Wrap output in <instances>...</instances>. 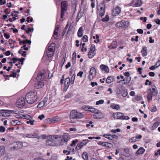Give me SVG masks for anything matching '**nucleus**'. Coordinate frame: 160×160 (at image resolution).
<instances>
[{"label":"nucleus","mask_w":160,"mask_h":160,"mask_svg":"<svg viewBox=\"0 0 160 160\" xmlns=\"http://www.w3.org/2000/svg\"><path fill=\"white\" fill-rule=\"evenodd\" d=\"M97 12L101 17L103 16L105 13L104 6H101L100 5L98 6L97 7Z\"/></svg>","instance_id":"9b49d317"},{"label":"nucleus","mask_w":160,"mask_h":160,"mask_svg":"<svg viewBox=\"0 0 160 160\" xmlns=\"http://www.w3.org/2000/svg\"><path fill=\"white\" fill-rule=\"evenodd\" d=\"M104 101L103 99H101L98 101L96 102V105H98L99 104H102L104 103Z\"/></svg>","instance_id":"864d4df0"},{"label":"nucleus","mask_w":160,"mask_h":160,"mask_svg":"<svg viewBox=\"0 0 160 160\" xmlns=\"http://www.w3.org/2000/svg\"><path fill=\"white\" fill-rule=\"evenodd\" d=\"M122 115H123V113L117 112L113 113V117L115 119H121Z\"/></svg>","instance_id":"a211bd4d"},{"label":"nucleus","mask_w":160,"mask_h":160,"mask_svg":"<svg viewBox=\"0 0 160 160\" xmlns=\"http://www.w3.org/2000/svg\"><path fill=\"white\" fill-rule=\"evenodd\" d=\"M117 46V43L116 41H113L111 45L108 46V48L111 49L116 48Z\"/></svg>","instance_id":"b1692460"},{"label":"nucleus","mask_w":160,"mask_h":160,"mask_svg":"<svg viewBox=\"0 0 160 160\" xmlns=\"http://www.w3.org/2000/svg\"><path fill=\"white\" fill-rule=\"evenodd\" d=\"M5 152V150L4 148L3 147H0V157Z\"/></svg>","instance_id":"a19ab883"},{"label":"nucleus","mask_w":160,"mask_h":160,"mask_svg":"<svg viewBox=\"0 0 160 160\" xmlns=\"http://www.w3.org/2000/svg\"><path fill=\"white\" fill-rule=\"evenodd\" d=\"M101 69L102 70L104 71L105 72L108 73L109 72V69L108 67L103 64H102L100 66Z\"/></svg>","instance_id":"393cba45"},{"label":"nucleus","mask_w":160,"mask_h":160,"mask_svg":"<svg viewBox=\"0 0 160 160\" xmlns=\"http://www.w3.org/2000/svg\"><path fill=\"white\" fill-rule=\"evenodd\" d=\"M73 94L72 93H68L65 96L66 98H70L73 96Z\"/></svg>","instance_id":"5fc2aeb1"},{"label":"nucleus","mask_w":160,"mask_h":160,"mask_svg":"<svg viewBox=\"0 0 160 160\" xmlns=\"http://www.w3.org/2000/svg\"><path fill=\"white\" fill-rule=\"evenodd\" d=\"M137 141V140L135 137H132L129 139V142H134Z\"/></svg>","instance_id":"603ef678"},{"label":"nucleus","mask_w":160,"mask_h":160,"mask_svg":"<svg viewBox=\"0 0 160 160\" xmlns=\"http://www.w3.org/2000/svg\"><path fill=\"white\" fill-rule=\"evenodd\" d=\"M109 19V17L108 15H106L105 17L102 19V21L103 22H107L108 21Z\"/></svg>","instance_id":"8fccbe9b"},{"label":"nucleus","mask_w":160,"mask_h":160,"mask_svg":"<svg viewBox=\"0 0 160 160\" xmlns=\"http://www.w3.org/2000/svg\"><path fill=\"white\" fill-rule=\"evenodd\" d=\"M82 146H83L82 145V144L80 142L77 145L76 149L78 150H79L82 148Z\"/></svg>","instance_id":"6e6d98bb"},{"label":"nucleus","mask_w":160,"mask_h":160,"mask_svg":"<svg viewBox=\"0 0 160 160\" xmlns=\"http://www.w3.org/2000/svg\"><path fill=\"white\" fill-rule=\"evenodd\" d=\"M104 116L103 114L98 110V111L95 112L93 115V118L96 119L102 118Z\"/></svg>","instance_id":"f8f14e48"},{"label":"nucleus","mask_w":160,"mask_h":160,"mask_svg":"<svg viewBox=\"0 0 160 160\" xmlns=\"http://www.w3.org/2000/svg\"><path fill=\"white\" fill-rule=\"evenodd\" d=\"M123 20H122L120 22H119L116 23L115 24V26L117 27H121L123 26Z\"/></svg>","instance_id":"473e14b6"},{"label":"nucleus","mask_w":160,"mask_h":160,"mask_svg":"<svg viewBox=\"0 0 160 160\" xmlns=\"http://www.w3.org/2000/svg\"><path fill=\"white\" fill-rule=\"evenodd\" d=\"M83 35L82 28V27H80L78 32V36L79 37L81 38Z\"/></svg>","instance_id":"c85d7f7f"},{"label":"nucleus","mask_w":160,"mask_h":160,"mask_svg":"<svg viewBox=\"0 0 160 160\" xmlns=\"http://www.w3.org/2000/svg\"><path fill=\"white\" fill-rule=\"evenodd\" d=\"M78 142V139H75V140H73L72 141V143L71 144L70 146H73L74 145H75L76 142Z\"/></svg>","instance_id":"4d7b16f0"},{"label":"nucleus","mask_w":160,"mask_h":160,"mask_svg":"<svg viewBox=\"0 0 160 160\" xmlns=\"http://www.w3.org/2000/svg\"><path fill=\"white\" fill-rule=\"evenodd\" d=\"M89 140L88 139H84L80 142V143L82 146L86 145L88 142Z\"/></svg>","instance_id":"c03bdc74"},{"label":"nucleus","mask_w":160,"mask_h":160,"mask_svg":"<svg viewBox=\"0 0 160 160\" xmlns=\"http://www.w3.org/2000/svg\"><path fill=\"white\" fill-rule=\"evenodd\" d=\"M48 137V140L46 141V144L47 145L49 146H52L53 145V143L52 142V140L51 139V140H49Z\"/></svg>","instance_id":"f704fd0d"},{"label":"nucleus","mask_w":160,"mask_h":160,"mask_svg":"<svg viewBox=\"0 0 160 160\" xmlns=\"http://www.w3.org/2000/svg\"><path fill=\"white\" fill-rule=\"evenodd\" d=\"M103 137L109 140H112L113 138V137L111 135L104 134Z\"/></svg>","instance_id":"4c0bfd02"},{"label":"nucleus","mask_w":160,"mask_h":160,"mask_svg":"<svg viewBox=\"0 0 160 160\" xmlns=\"http://www.w3.org/2000/svg\"><path fill=\"white\" fill-rule=\"evenodd\" d=\"M141 52L142 56L145 57L147 55V48L145 47H143L142 48Z\"/></svg>","instance_id":"bb28decb"},{"label":"nucleus","mask_w":160,"mask_h":160,"mask_svg":"<svg viewBox=\"0 0 160 160\" xmlns=\"http://www.w3.org/2000/svg\"><path fill=\"white\" fill-rule=\"evenodd\" d=\"M49 160H58L57 158L55 156H52Z\"/></svg>","instance_id":"774afa93"},{"label":"nucleus","mask_w":160,"mask_h":160,"mask_svg":"<svg viewBox=\"0 0 160 160\" xmlns=\"http://www.w3.org/2000/svg\"><path fill=\"white\" fill-rule=\"evenodd\" d=\"M156 89V87L154 85V88L148 89L149 92L153 95V96H156L158 93V91Z\"/></svg>","instance_id":"f3484780"},{"label":"nucleus","mask_w":160,"mask_h":160,"mask_svg":"<svg viewBox=\"0 0 160 160\" xmlns=\"http://www.w3.org/2000/svg\"><path fill=\"white\" fill-rule=\"evenodd\" d=\"M31 41L28 40L27 39H25L23 41H21L20 42V44H21L22 43L23 44H26V43H28L29 44H30L31 43Z\"/></svg>","instance_id":"e433bc0d"},{"label":"nucleus","mask_w":160,"mask_h":160,"mask_svg":"<svg viewBox=\"0 0 160 160\" xmlns=\"http://www.w3.org/2000/svg\"><path fill=\"white\" fill-rule=\"evenodd\" d=\"M26 100L30 104H32L37 100V92L35 91L29 92L26 95Z\"/></svg>","instance_id":"f257e3e1"},{"label":"nucleus","mask_w":160,"mask_h":160,"mask_svg":"<svg viewBox=\"0 0 160 160\" xmlns=\"http://www.w3.org/2000/svg\"><path fill=\"white\" fill-rule=\"evenodd\" d=\"M59 28V27L58 26H56L54 29L53 36L54 38L56 40L58 38L59 35H58V31Z\"/></svg>","instance_id":"aec40b11"},{"label":"nucleus","mask_w":160,"mask_h":160,"mask_svg":"<svg viewBox=\"0 0 160 160\" xmlns=\"http://www.w3.org/2000/svg\"><path fill=\"white\" fill-rule=\"evenodd\" d=\"M111 107L113 109H115L117 110H119L120 109V106L118 104H114L111 106Z\"/></svg>","instance_id":"c9c22d12"},{"label":"nucleus","mask_w":160,"mask_h":160,"mask_svg":"<svg viewBox=\"0 0 160 160\" xmlns=\"http://www.w3.org/2000/svg\"><path fill=\"white\" fill-rule=\"evenodd\" d=\"M121 11V8L119 7H117L113 10V15L115 16L118 15L120 13Z\"/></svg>","instance_id":"412c9836"},{"label":"nucleus","mask_w":160,"mask_h":160,"mask_svg":"<svg viewBox=\"0 0 160 160\" xmlns=\"http://www.w3.org/2000/svg\"><path fill=\"white\" fill-rule=\"evenodd\" d=\"M55 46V44L54 43H52L48 46V50L46 51L47 55L48 57H51L53 56Z\"/></svg>","instance_id":"39448f33"},{"label":"nucleus","mask_w":160,"mask_h":160,"mask_svg":"<svg viewBox=\"0 0 160 160\" xmlns=\"http://www.w3.org/2000/svg\"><path fill=\"white\" fill-rule=\"evenodd\" d=\"M82 157L84 160H88V153L86 152H83L82 155Z\"/></svg>","instance_id":"7c9ffc66"},{"label":"nucleus","mask_w":160,"mask_h":160,"mask_svg":"<svg viewBox=\"0 0 160 160\" xmlns=\"http://www.w3.org/2000/svg\"><path fill=\"white\" fill-rule=\"evenodd\" d=\"M21 122L17 120H12L11 122V123L13 126H18L17 125L20 124Z\"/></svg>","instance_id":"cd10ccee"},{"label":"nucleus","mask_w":160,"mask_h":160,"mask_svg":"<svg viewBox=\"0 0 160 160\" xmlns=\"http://www.w3.org/2000/svg\"><path fill=\"white\" fill-rule=\"evenodd\" d=\"M11 15L12 16V18H11V22H12L15 20L16 19V17H17L18 16L17 14H15L14 17H13V14H12Z\"/></svg>","instance_id":"3c124183"},{"label":"nucleus","mask_w":160,"mask_h":160,"mask_svg":"<svg viewBox=\"0 0 160 160\" xmlns=\"http://www.w3.org/2000/svg\"><path fill=\"white\" fill-rule=\"evenodd\" d=\"M90 49V51H92L94 52L95 50V46L93 44L91 46Z\"/></svg>","instance_id":"0e129e2a"},{"label":"nucleus","mask_w":160,"mask_h":160,"mask_svg":"<svg viewBox=\"0 0 160 160\" xmlns=\"http://www.w3.org/2000/svg\"><path fill=\"white\" fill-rule=\"evenodd\" d=\"M145 149L142 147H140L136 152V155L138 156L140 154H143L145 152Z\"/></svg>","instance_id":"4be33fe9"},{"label":"nucleus","mask_w":160,"mask_h":160,"mask_svg":"<svg viewBox=\"0 0 160 160\" xmlns=\"http://www.w3.org/2000/svg\"><path fill=\"white\" fill-rule=\"evenodd\" d=\"M17 114L16 116L15 117L16 118H25L27 119V118H28V116L27 115V116L25 115H22V114Z\"/></svg>","instance_id":"72a5a7b5"},{"label":"nucleus","mask_w":160,"mask_h":160,"mask_svg":"<svg viewBox=\"0 0 160 160\" xmlns=\"http://www.w3.org/2000/svg\"><path fill=\"white\" fill-rule=\"evenodd\" d=\"M82 108L83 110L85 111H89L90 106H89L84 105L82 106Z\"/></svg>","instance_id":"09e8293b"},{"label":"nucleus","mask_w":160,"mask_h":160,"mask_svg":"<svg viewBox=\"0 0 160 160\" xmlns=\"http://www.w3.org/2000/svg\"><path fill=\"white\" fill-rule=\"evenodd\" d=\"M23 112V110L20 109H14L13 110H11V114H20Z\"/></svg>","instance_id":"a878e982"},{"label":"nucleus","mask_w":160,"mask_h":160,"mask_svg":"<svg viewBox=\"0 0 160 160\" xmlns=\"http://www.w3.org/2000/svg\"><path fill=\"white\" fill-rule=\"evenodd\" d=\"M38 136V135L36 133H34L33 134L27 133L26 134H24L23 135V137L24 138H36Z\"/></svg>","instance_id":"6ab92c4d"},{"label":"nucleus","mask_w":160,"mask_h":160,"mask_svg":"<svg viewBox=\"0 0 160 160\" xmlns=\"http://www.w3.org/2000/svg\"><path fill=\"white\" fill-rule=\"evenodd\" d=\"M82 12L80 11L78 14L76 19V20L77 22H78L80 18L82 17Z\"/></svg>","instance_id":"79ce46f5"},{"label":"nucleus","mask_w":160,"mask_h":160,"mask_svg":"<svg viewBox=\"0 0 160 160\" xmlns=\"http://www.w3.org/2000/svg\"><path fill=\"white\" fill-rule=\"evenodd\" d=\"M6 130L5 128L2 126H0V132H4Z\"/></svg>","instance_id":"13d9d810"},{"label":"nucleus","mask_w":160,"mask_h":160,"mask_svg":"<svg viewBox=\"0 0 160 160\" xmlns=\"http://www.w3.org/2000/svg\"><path fill=\"white\" fill-rule=\"evenodd\" d=\"M124 75L126 77V80H131V78L130 77V74L128 72H126L124 73Z\"/></svg>","instance_id":"58836bf2"},{"label":"nucleus","mask_w":160,"mask_h":160,"mask_svg":"<svg viewBox=\"0 0 160 160\" xmlns=\"http://www.w3.org/2000/svg\"><path fill=\"white\" fill-rule=\"evenodd\" d=\"M132 2L134 6L139 7L142 5V2L141 0H132Z\"/></svg>","instance_id":"5701e85b"},{"label":"nucleus","mask_w":160,"mask_h":160,"mask_svg":"<svg viewBox=\"0 0 160 160\" xmlns=\"http://www.w3.org/2000/svg\"><path fill=\"white\" fill-rule=\"evenodd\" d=\"M83 41L84 42H87L88 41V38L87 36L84 35L82 38Z\"/></svg>","instance_id":"de8ad7c7"},{"label":"nucleus","mask_w":160,"mask_h":160,"mask_svg":"<svg viewBox=\"0 0 160 160\" xmlns=\"http://www.w3.org/2000/svg\"><path fill=\"white\" fill-rule=\"evenodd\" d=\"M155 66L156 68L160 66V60H158L155 64Z\"/></svg>","instance_id":"338daca9"},{"label":"nucleus","mask_w":160,"mask_h":160,"mask_svg":"<svg viewBox=\"0 0 160 160\" xmlns=\"http://www.w3.org/2000/svg\"><path fill=\"white\" fill-rule=\"evenodd\" d=\"M95 53L94 51H89L88 54V56L89 58H92L95 55Z\"/></svg>","instance_id":"2f4dec72"},{"label":"nucleus","mask_w":160,"mask_h":160,"mask_svg":"<svg viewBox=\"0 0 160 160\" xmlns=\"http://www.w3.org/2000/svg\"><path fill=\"white\" fill-rule=\"evenodd\" d=\"M106 147L109 148H111L112 147L113 145L111 143L106 142Z\"/></svg>","instance_id":"e2e57ef3"},{"label":"nucleus","mask_w":160,"mask_h":160,"mask_svg":"<svg viewBox=\"0 0 160 160\" xmlns=\"http://www.w3.org/2000/svg\"><path fill=\"white\" fill-rule=\"evenodd\" d=\"M121 154L124 156L128 157L130 156L129 150L128 148H125L120 151Z\"/></svg>","instance_id":"ddd939ff"},{"label":"nucleus","mask_w":160,"mask_h":160,"mask_svg":"<svg viewBox=\"0 0 160 160\" xmlns=\"http://www.w3.org/2000/svg\"><path fill=\"white\" fill-rule=\"evenodd\" d=\"M19 53L21 54L22 55V56L25 57L26 56V52L25 51H23L22 49H20L18 51Z\"/></svg>","instance_id":"ea45409f"},{"label":"nucleus","mask_w":160,"mask_h":160,"mask_svg":"<svg viewBox=\"0 0 160 160\" xmlns=\"http://www.w3.org/2000/svg\"><path fill=\"white\" fill-rule=\"evenodd\" d=\"M48 102V98H44L42 101L40 102L38 104L37 107L38 108H41L44 105L46 106L47 105V103Z\"/></svg>","instance_id":"dca6fc26"},{"label":"nucleus","mask_w":160,"mask_h":160,"mask_svg":"<svg viewBox=\"0 0 160 160\" xmlns=\"http://www.w3.org/2000/svg\"><path fill=\"white\" fill-rule=\"evenodd\" d=\"M44 85L42 81H35L34 87L36 88L39 89L42 88Z\"/></svg>","instance_id":"4468645a"},{"label":"nucleus","mask_w":160,"mask_h":160,"mask_svg":"<svg viewBox=\"0 0 160 160\" xmlns=\"http://www.w3.org/2000/svg\"><path fill=\"white\" fill-rule=\"evenodd\" d=\"M120 89L118 88H117L116 89L115 92L117 94H119L121 93Z\"/></svg>","instance_id":"680f3d73"},{"label":"nucleus","mask_w":160,"mask_h":160,"mask_svg":"<svg viewBox=\"0 0 160 160\" xmlns=\"http://www.w3.org/2000/svg\"><path fill=\"white\" fill-rule=\"evenodd\" d=\"M83 117L84 115L78 112L75 110H72L70 112V117L71 121L72 123H74V122L73 121L72 119L75 118H82Z\"/></svg>","instance_id":"7ed1b4c3"},{"label":"nucleus","mask_w":160,"mask_h":160,"mask_svg":"<svg viewBox=\"0 0 160 160\" xmlns=\"http://www.w3.org/2000/svg\"><path fill=\"white\" fill-rule=\"evenodd\" d=\"M115 79V78L113 76H109L108 77L106 80H113Z\"/></svg>","instance_id":"69168bd1"},{"label":"nucleus","mask_w":160,"mask_h":160,"mask_svg":"<svg viewBox=\"0 0 160 160\" xmlns=\"http://www.w3.org/2000/svg\"><path fill=\"white\" fill-rule=\"evenodd\" d=\"M24 60L25 58H23L20 59L14 58L11 59V67L14 66H17L19 68L20 67V64H21V66L23 64V61Z\"/></svg>","instance_id":"f03ea898"},{"label":"nucleus","mask_w":160,"mask_h":160,"mask_svg":"<svg viewBox=\"0 0 160 160\" xmlns=\"http://www.w3.org/2000/svg\"><path fill=\"white\" fill-rule=\"evenodd\" d=\"M129 119V117L128 116H124V114L123 113V115H122L121 118L122 120H128Z\"/></svg>","instance_id":"bf43d9fd"},{"label":"nucleus","mask_w":160,"mask_h":160,"mask_svg":"<svg viewBox=\"0 0 160 160\" xmlns=\"http://www.w3.org/2000/svg\"><path fill=\"white\" fill-rule=\"evenodd\" d=\"M25 104V99L24 97H22L18 99L16 102V105L18 108L23 107Z\"/></svg>","instance_id":"1a4fd4ad"},{"label":"nucleus","mask_w":160,"mask_h":160,"mask_svg":"<svg viewBox=\"0 0 160 160\" xmlns=\"http://www.w3.org/2000/svg\"><path fill=\"white\" fill-rule=\"evenodd\" d=\"M152 96H153V95L150 93L149 92H148V94L147 95V98L148 101L149 102V101L151 100H152Z\"/></svg>","instance_id":"37998d69"},{"label":"nucleus","mask_w":160,"mask_h":160,"mask_svg":"<svg viewBox=\"0 0 160 160\" xmlns=\"http://www.w3.org/2000/svg\"><path fill=\"white\" fill-rule=\"evenodd\" d=\"M53 137V138H54L55 139H57L58 138H61V136L60 135H56L55 136H50L48 137V138H49L50 139H52V137Z\"/></svg>","instance_id":"49530a36"},{"label":"nucleus","mask_w":160,"mask_h":160,"mask_svg":"<svg viewBox=\"0 0 160 160\" xmlns=\"http://www.w3.org/2000/svg\"><path fill=\"white\" fill-rule=\"evenodd\" d=\"M47 74L44 71L39 72L37 74V80H43L46 78Z\"/></svg>","instance_id":"6e6552de"},{"label":"nucleus","mask_w":160,"mask_h":160,"mask_svg":"<svg viewBox=\"0 0 160 160\" xmlns=\"http://www.w3.org/2000/svg\"><path fill=\"white\" fill-rule=\"evenodd\" d=\"M74 81H64V87L63 90L66 91L68 89L70 82L71 84H73Z\"/></svg>","instance_id":"2eb2a0df"},{"label":"nucleus","mask_w":160,"mask_h":160,"mask_svg":"<svg viewBox=\"0 0 160 160\" xmlns=\"http://www.w3.org/2000/svg\"><path fill=\"white\" fill-rule=\"evenodd\" d=\"M60 144L61 145H66L70 139V136L67 133H64L61 137Z\"/></svg>","instance_id":"20e7f679"},{"label":"nucleus","mask_w":160,"mask_h":160,"mask_svg":"<svg viewBox=\"0 0 160 160\" xmlns=\"http://www.w3.org/2000/svg\"><path fill=\"white\" fill-rule=\"evenodd\" d=\"M11 146V149L17 150L20 149L23 146L22 143L21 142L18 141L15 142L12 144Z\"/></svg>","instance_id":"0eeeda50"},{"label":"nucleus","mask_w":160,"mask_h":160,"mask_svg":"<svg viewBox=\"0 0 160 160\" xmlns=\"http://www.w3.org/2000/svg\"><path fill=\"white\" fill-rule=\"evenodd\" d=\"M98 144L100 146H103L104 147H106V142H99L98 143Z\"/></svg>","instance_id":"052dcab7"},{"label":"nucleus","mask_w":160,"mask_h":160,"mask_svg":"<svg viewBox=\"0 0 160 160\" xmlns=\"http://www.w3.org/2000/svg\"><path fill=\"white\" fill-rule=\"evenodd\" d=\"M121 93L122 96L123 97H126L128 94V93L127 90L125 89H122L121 91Z\"/></svg>","instance_id":"c756f323"},{"label":"nucleus","mask_w":160,"mask_h":160,"mask_svg":"<svg viewBox=\"0 0 160 160\" xmlns=\"http://www.w3.org/2000/svg\"><path fill=\"white\" fill-rule=\"evenodd\" d=\"M89 111L95 113V112L98 111V109H96L93 108H92L90 106V108L89 109Z\"/></svg>","instance_id":"a18cd8bd"},{"label":"nucleus","mask_w":160,"mask_h":160,"mask_svg":"<svg viewBox=\"0 0 160 160\" xmlns=\"http://www.w3.org/2000/svg\"><path fill=\"white\" fill-rule=\"evenodd\" d=\"M96 70L94 67H92L89 71L88 78L89 80H92L93 79V78L95 76L96 74Z\"/></svg>","instance_id":"9d476101"},{"label":"nucleus","mask_w":160,"mask_h":160,"mask_svg":"<svg viewBox=\"0 0 160 160\" xmlns=\"http://www.w3.org/2000/svg\"><path fill=\"white\" fill-rule=\"evenodd\" d=\"M61 4V18H62L64 15L65 12L67 10L68 6L67 2L66 1L62 2Z\"/></svg>","instance_id":"423d86ee"}]
</instances>
